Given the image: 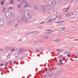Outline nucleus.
Returning a JSON list of instances; mask_svg holds the SVG:
<instances>
[{"instance_id": "f257e3e1", "label": "nucleus", "mask_w": 78, "mask_h": 78, "mask_svg": "<svg viewBox=\"0 0 78 78\" xmlns=\"http://www.w3.org/2000/svg\"><path fill=\"white\" fill-rule=\"evenodd\" d=\"M21 3H23V4H25L24 7V8H26L27 7H30L31 6V5L28 4V2L27 1H25V0H23L21 2Z\"/></svg>"}, {"instance_id": "f03ea898", "label": "nucleus", "mask_w": 78, "mask_h": 78, "mask_svg": "<svg viewBox=\"0 0 78 78\" xmlns=\"http://www.w3.org/2000/svg\"><path fill=\"white\" fill-rule=\"evenodd\" d=\"M5 14L6 17L8 19H11V13L9 12H6Z\"/></svg>"}, {"instance_id": "7ed1b4c3", "label": "nucleus", "mask_w": 78, "mask_h": 78, "mask_svg": "<svg viewBox=\"0 0 78 78\" xmlns=\"http://www.w3.org/2000/svg\"><path fill=\"white\" fill-rule=\"evenodd\" d=\"M16 50L17 52L21 54L24 51V49L21 48H17L16 49Z\"/></svg>"}, {"instance_id": "20e7f679", "label": "nucleus", "mask_w": 78, "mask_h": 78, "mask_svg": "<svg viewBox=\"0 0 78 78\" xmlns=\"http://www.w3.org/2000/svg\"><path fill=\"white\" fill-rule=\"evenodd\" d=\"M21 20H22V21H23L25 23H27L28 22V20L27 19H26L24 16H22L21 18Z\"/></svg>"}, {"instance_id": "39448f33", "label": "nucleus", "mask_w": 78, "mask_h": 78, "mask_svg": "<svg viewBox=\"0 0 78 78\" xmlns=\"http://www.w3.org/2000/svg\"><path fill=\"white\" fill-rule=\"evenodd\" d=\"M5 23V21L3 19L2 17H0V26L3 25Z\"/></svg>"}, {"instance_id": "423d86ee", "label": "nucleus", "mask_w": 78, "mask_h": 78, "mask_svg": "<svg viewBox=\"0 0 78 78\" xmlns=\"http://www.w3.org/2000/svg\"><path fill=\"white\" fill-rule=\"evenodd\" d=\"M48 36H50V34H46L42 36V37L44 39H48L47 37Z\"/></svg>"}, {"instance_id": "0eeeda50", "label": "nucleus", "mask_w": 78, "mask_h": 78, "mask_svg": "<svg viewBox=\"0 0 78 78\" xmlns=\"http://www.w3.org/2000/svg\"><path fill=\"white\" fill-rule=\"evenodd\" d=\"M48 77H51L53 75V73L52 72H49L46 74Z\"/></svg>"}, {"instance_id": "6e6552de", "label": "nucleus", "mask_w": 78, "mask_h": 78, "mask_svg": "<svg viewBox=\"0 0 78 78\" xmlns=\"http://www.w3.org/2000/svg\"><path fill=\"white\" fill-rule=\"evenodd\" d=\"M25 16L27 19H31L32 17V16L29 13L25 15Z\"/></svg>"}, {"instance_id": "1a4fd4ad", "label": "nucleus", "mask_w": 78, "mask_h": 78, "mask_svg": "<svg viewBox=\"0 0 78 78\" xmlns=\"http://www.w3.org/2000/svg\"><path fill=\"white\" fill-rule=\"evenodd\" d=\"M46 6L48 10H49L50 9H51L52 7H51V6L49 4H47Z\"/></svg>"}, {"instance_id": "9d476101", "label": "nucleus", "mask_w": 78, "mask_h": 78, "mask_svg": "<svg viewBox=\"0 0 78 78\" xmlns=\"http://www.w3.org/2000/svg\"><path fill=\"white\" fill-rule=\"evenodd\" d=\"M24 14L25 15L29 14V10L28 9L25 10L24 11Z\"/></svg>"}, {"instance_id": "9b49d317", "label": "nucleus", "mask_w": 78, "mask_h": 78, "mask_svg": "<svg viewBox=\"0 0 78 78\" xmlns=\"http://www.w3.org/2000/svg\"><path fill=\"white\" fill-rule=\"evenodd\" d=\"M69 8L70 7H69L67 9L66 8H65L62 10V11H63V12H66L67 11H68Z\"/></svg>"}, {"instance_id": "f8f14e48", "label": "nucleus", "mask_w": 78, "mask_h": 78, "mask_svg": "<svg viewBox=\"0 0 78 78\" xmlns=\"http://www.w3.org/2000/svg\"><path fill=\"white\" fill-rule=\"evenodd\" d=\"M8 23L10 25H12L13 23H14V22L13 21H9L8 22Z\"/></svg>"}, {"instance_id": "ddd939ff", "label": "nucleus", "mask_w": 78, "mask_h": 78, "mask_svg": "<svg viewBox=\"0 0 78 78\" xmlns=\"http://www.w3.org/2000/svg\"><path fill=\"white\" fill-rule=\"evenodd\" d=\"M58 72H59V73L61 75L62 73V72L63 71V70L61 69H59L58 70Z\"/></svg>"}, {"instance_id": "4468645a", "label": "nucleus", "mask_w": 78, "mask_h": 78, "mask_svg": "<svg viewBox=\"0 0 78 78\" xmlns=\"http://www.w3.org/2000/svg\"><path fill=\"white\" fill-rule=\"evenodd\" d=\"M70 16L71 18H74L75 16V14L74 13H72L71 15V14Z\"/></svg>"}, {"instance_id": "2eb2a0df", "label": "nucleus", "mask_w": 78, "mask_h": 78, "mask_svg": "<svg viewBox=\"0 0 78 78\" xmlns=\"http://www.w3.org/2000/svg\"><path fill=\"white\" fill-rule=\"evenodd\" d=\"M53 14L54 15H55V16H57L58 15V12H57V11H55L53 12Z\"/></svg>"}, {"instance_id": "dca6fc26", "label": "nucleus", "mask_w": 78, "mask_h": 78, "mask_svg": "<svg viewBox=\"0 0 78 78\" xmlns=\"http://www.w3.org/2000/svg\"><path fill=\"white\" fill-rule=\"evenodd\" d=\"M41 8L42 9H45L46 8L45 5H41Z\"/></svg>"}, {"instance_id": "f3484780", "label": "nucleus", "mask_w": 78, "mask_h": 78, "mask_svg": "<svg viewBox=\"0 0 78 78\" xmlns=\"http://www.w3.org/2000/svg\"><path fill=\"white\" fill-rule=\"evenodd\" d=\"M14 55H15V57H16V58H17V57H18V56H19V53H16Z\"/></svg>"}, {"instance_id": "a211bd4d", "label": "nucleus", "mask_w": 78, "mask_h": 78, "mask_svg": "<svg viewBox=\"0 0 78 78\" xmlns=\"http://www.w3.org/2000/svg\"><path fill=\"white\" fill-rule=\"evenodd\" d=\"M71 16V14L70 13H67L66 14V17H69Z\"/></svg>"}, {"instance_id": "6ab92c4d", "label": "nucleus", "mask_w": 78, "mask_h": 78, "mask_svg": "<svg viewBox=\"0 0 78 78\" xmlns=\"http://www.w3.org/2000/svg\"><path fill=\"white\" fill-rule=\"evenodd\" d=\"M51 4L52 5V6H55V5H56V3L53 2L51 3Z\"/></svg>"}, {"instance_id": "aec40b11", "label": "nucleus", "mask_w": 78, "mask_h": 78, "mask_svg": "<svg viewBox=\"0 0 78 78\" xmlns=\"http://www.w3.org/2000/svg\"><path fill=\"white\" fill-rule=\"evenodd\" d=\"M34 8L35 9H36L37 10L39 9V8L36 5H34Z\"/></svg>"}, {"instance_id": "412c9836", "label": "nucleus", "mask_w": 78, "mask_h": 78, "mask_svg": "<svg viewBox=\"0 0 78 78\" xmlns=\"http://www.w3.org/2000/svg\"><path fill=\"white\" fill-rule=\"evenodd\" d=\"M37 33L36 31H33L30 32V34H36Z\"/></svg>"}, {"instance_id": "4be33fe9", "label": "nucleus", "mask_w": 78, "mask_h": 78, "mask_svg": "<svg viewBox=\"0 0 78 78\" xmlns=\"http://www.w3.org/2000/svg\"><path fill=\"white\" fill-rule=\"evenodd\" d=\"M15 13L14 12H12V13H11V17H14V16H15Z\"/></svg>"}, {"instance_id": "5701e85b", "label": "nucleus", "mask_w": 78, "mask_h": 78, "mask_svg": "<svg viewBox=\"0 0 78 78\" xmlns=\"http://www.w3.org/2000/svg\"><path fill=\"white\" fill-rule=\"evenodd\" d=\"M55 74L56 75H57L58 76H59V75H60V73H59V71H57L55 73Z\"/></svg>"}, {"instance_id": "b1692460", "label": "nucleus", "mask_w": 78, "mask_h": 78, "mask_svg": "<svg viewBox=\"0 0 78 78\" xmlns=\"http://www.w3.org/2000/svg\"><path fill=\"white\" fill-rule=\"evenodd\" d=\"M5 10H6V7H3V9L2 11V12H5Z\"/></svg>"}, {"instance_id": "393cba45", "label": "nucleus", "mask_w": 78, "mask_h": 78, "mask_svg": "<svg viewBox=\"0 0 78 78\" xmlns=\"http://www.w3.org/2000/svg\"><path fill=\"white\" fill-rule=\"evenodd\" d=\"M45 31L46 32H50V31H51V30L50 29H47V30H46Z\"/></svg>"}, {"instance_id": "a878e982", "label": "nucleus", "mask_w": 78, "mask_h": 78, "mask_svg": "<svg viewBox=\"0 0 78 78\" xmlns=\"http://www.w3.org/2000/svg\"><path fill=\"white\" fill-rule=\"evenodd\" d=\"M15 50H16V49H15V48H13L11 50V52H13L14 51H15Z\"/></svg>"}, {"instance_id": "bb28decb", "label": "nucleus", "mask_w": 78, "mask_h": 78, "mask_svg": "<svg viewBox=\"0 0 78 78\" xmlns=\"http://www.w3.org/2000/svg\"><path fill=\"white\" fill-rule=\"evenodd\" d=\"M55 1L57 3H59L60 2V0H55Z\"/></svg>"}, {"instance_id": "cd10ccee", "label": "nucleus", "mask_w": 78, "mask_h": 78, "mask_svg": "<svg viewBox=\"0 0 78 78\" xmlns=\"http://www.w3.org/2000/svg\"><path fill=\"white\" fill-rule=\"evenodd\" d=\"M38 42H41V41H36L34 43V44H36L37 43H38Z\"/></svg>"}, {"instance_id": "c85d7f7f", "label": "nucleus", "mask_w": 78, "mask_h": 78, "mask_svg": "<svg viewBox=\"0 0 78 78\" xmlns=\"http://www.w3.org/2000/svg\"><path fill=\"white\" fill-rule=\"evenodd\" d=\"M11 55L9 54L7 56V58H11Z\"/></svg>"}, {"instance_id": "c756f323", "label": "nucleus", "mask_w": 78, "mask_h": 78, "mask_svg": "<svg viewBox=\"0 0 78 78\" xmlns=\"http://www.w3.org/2000/svg\"><path fill=\"white\" fill-rule=\"evenodd\" d=\"M54 41L55 42H56V43L58 42L59 39L55 40H54Z\"/></svg>"}, {"instance_id": "7c9ffc66", "label": "nucleus", "mask_w": 78, "mask_h": 78, "mask_svg": "<svg viewBox=\"0 0 78 78\" xmlns=\"http://www.w3.org/2000/svg\"><path fill=\"white\" fill-rule=\"evenodd\" d=\"M63 22H64V21L63 20L61 21H60L58 22H56V23H63Z\"/></svg>"}, {"instance_id": "2f4dec72", "label": "nucleus", "mask_w": 78, "mask_h": 78, "mask_svg": "<svg viewBox=\"0 0 78 78\" xmlns=\"http://www.w3.org/2000/svg\"><path fill=\"white\" fill-rule=\"evenodd\" d=\"M8 64H9L8 62L5 63V66H8Z\"/></svg>"}, {"instance_id": "473e14b6", "label": "nucleus", "mask_w": 78, "mask_h": 78, "mask_svg": "<svg viewBox=\"0 0 78 78\" xmlns=\"http://www.w3.org/2000/svg\"><path fill=\"white\" fill-rule=\"evenodd\" d=\"M61 29L62 30H64L65 29H66V28L65 27H62L61 28Z\"/></svg>"}, {"instance_id": "72a5a7b5", "label": "nucleus", "mask_w": 78, "mask_h": 78, "mask_svg": "<svg viewBox=\"0 0 78 78\" xmlns=\"http://www.w3.org/2000/svg\"><path fill=\"white\" fill-rule=\"evenodd\" d=\"M10 3L11 4H12L13 3H14V1H13V0H11Z\"/></svg>"}, {"instance_id": "f704fd0d", "label": "nucleus", "mask_w": 78, "mask_h": 78, "mask_svg": "<svg viewBox=\"0 0 78 78\" xmlns=\"http://www.w3.org/2000/svg\"><path fill=\"white\" fill-rule=\"evenodd\" d=\"M18 7L19 8H20V7H21V5L20 4H18Z\"/></svg>"}, {"instance_id": "c9c22d12", "label": "nucleus", "mask_w": 78, "mask_h": 78, "mask_svg": "<svg viewBox=\"0 0 78 78\" xmlns=\"http://www.w3.org/2000/svg\"><path fill=\"white\" fill-rule=\"evenodd\" d=\"M53 19H51L50 20L48 21L47 22H51V21H53Z\"/></svg>"}, {"instance_id": "e433bc0d", "label": "nucleus", "mask_w": 78, "mask_h": 78, "mask_svg": "<svg viewBox=\"0 0 78 78\" xmlns=\"http://www.w3.org/2000/svg\"><path fill=\"white\" fill-rule=\"evenodd\" d=\"M51 17H52V15H51L49 16L48 17V19H51Z\"/></svg>"}, {"instance_id": "4c0bfd02", "label": "nucleus", "mask_w": 78, "mask_h": 78, "mask_svg": "<svg viewBox=\"0 0 78 78\" xmlns=\"http://www.w3.org/2000/svg\"><path fill=\"white\" fill-rule=\"evenodd\" d=\"M7 9H8L9 10V9H12V7H11L10 6L9 7H8L7 8Z\"/></svg>"}, {"instance_id": "58836bf2", "label": "nucleus", "mask_w": 78, "mask_h": 78, "mask_svg": "<svg viewBox=\"0 0 78 78\" xmlns=\"http://www.w3.org/2000/svg\"><path fill=\"white\" fill-rule=\"evenodd\" d=\"M4 48H5V49H9L10 48L8 47H5Z\"/></svg>"}, {"instance_id": "ea45409f", "label": "nucleus", "mask_w": 78, "mask_h": 78, "mask_svg": "<svg viewBox=\"0 0 78 78\" xmlns=\"http://www.w3.org/2000/svg\"><path fill=\"white\" fill-rule=\"evenodd\" d=\"M73 55H76V56H78V53H73Z\"/></svg>"}, {"instance_id": "a19ab883", "label": "nucleus", "mask_w": 78, "mask_h": 78, "mask_svg": "<svg viewBox=\"0 0 78 78\" xmlns=\"http://www.w3.org/2000/svg\"><path fill=\"white\" fill-rule=\"evenodd\" d=\"M18 26H19V25L18 24H15V27H18Z\"/></svg>"}, {"instance_id": "79ce46f5", "label": "nucleus", "mask_w": 78, "mask_h": 78, "mask_svg": "<svg viewBox=\"0 0 78 78\" xmlns=\"http://www.w3.org/2000/svg\"><path fill=\"white\" fill-rule=\"evenodd\" d=\"M44 78H47V77H48L47 76V74H46V75H44Z\"/></svg>"}, {"instance_id": "37998d69", "label": "nucleus", "mask_w": 78, "mask_h": 78, "mask_svg": "<svg viewBox=\"0 0 78 78\" xmlns=\"http://www.w3.org/2000/svg\"><path fill=\"white\" fill-rule=\"evenodd\" d=\"M29 34H30V32L26 34V35H29Z\"/></svg>"}, {"instance_id": "c03bdc74", "label": "nucleus", "mask_w": 78, "mask_h": 78, "mask_svg": "<svg viewBox=\"0 0 78 78\" xmlns=\"http://www.w3.org/2000/svg\"><path fill=\"white\" fill-rule=\"evenodd\" d=\"M48 70H49V71H51V68L50 67V68L48 69Z\"/></svg>"}, {"instance_id": "a18cd8bd", "label": "nucleus", "mask_w": 78, "mask_h": 78, "mask_svg": "<svg viewBox=\"0 0 78 78\" xmlns=\"http://www.w3.org/2000/svg\"><path fill=\"white\" fill-rule=\"evenodd\" d=\"M64 51V49H60V51Z\"/></svg>"}, {"instance_id": "49530a36", "label": "nucleus", "mask_w": 78, "mask_h": 78, "mask_svg": "<svg viewBox=\"0 0 78 78\" xmlns=\"http://www.w3.org/2000/svg\"><path fill=\"white\" fill-rule=\"evenodd\" d=\"M75 11L76 12H78V9H76Z\"/></svg>"}, {"instance_id": "de8ad7c7", "label": "nucleus", "mask_w": 78, "mask_h": 78, "mask_svg": "<svg viewBox=\"0 0 78 78\" xmlns=\"http://www.w3.org/2000/svg\"><path fill=\"white\" fill-rule=\"evenodd\" d=\"M19 42H21L22 41V39H20L19 40Z\"/></svg>"}, {"instance_id": "09e8293b", "label": "nucleus", "mask_w": 78, "mask_h": 78, "mask_svg": "<svg viewBox=\"0 0 78 78\" xmlns=\"http://www.w3.org/2000/svg\"><path fill=\"white\" fill-rule=\"evenodd\" d=\"M58 17L60 18V19H61L62 18V17H61V16L60 15H58Z\"/></svg>"}, {"instance_id": "8fccbe9b", "label": "nucleus", "mask_w": 78, "mask_h": 78, "mask_svg": "<svg viewBox=\"0 0 78 78\" xmlns=\"http://www.w3.org/2000/svg\"><path fill=\"white\" fill-rule=\"evenodd\" d=\"M59 62H62V59L59 60Z\"/></svg>"}, {"instance_id": "3c124183", "label": "nucleus", "mask_w": 78, "mask_h": 78, "mask_svg": "<svg viewBox=\"0 0 78 78\" xmlns=\"http://www.w3.org/2000/svg\"><path fill=\"white\" fill-rule=\"evenodd\" d=\"M36 51H37V53H39V50H36Z\"/></svg>"}, {"instance_id": "603ef678", "label": "nucleus", "mask_w": 78, "mask_h": 78, "mask_svg": "<svg viewBox=\"0 0 78 78\" xmlns=\"http://www.w3.org/2000/svg\"><path fill=\"white\" fill-rule=\"evenodd\" d=\"M0 62H4V60H1L0 61Z\"/></svg>"}, {"instance_id": "864d4df0", "label": "nucleus", "mask_w": 78, "mask_h": 78, "mask_svg": "<svg viewBox=\"0 0 78 78\" xmlns=\"http://www.w3.org/2000/svg\"><path fill=\"white\" fill-rule=\"evenodd\" d=\"M1 2H5V1H6V0H1Z\"/></svg>"}, {"instance_id": "5fc2aeb1", "label": "nucleus", "mask_w": 78, "mask_h": 78, "mask_svg": "<svg viewBox=\"0 0 78 78\" xmlns=\"http://www.w3.org/2000/svg\"><path fill=\"white\" fill-rule=\"evenodd\" d=\"M40 24H42V23H44V22L43 21L40 23Z\"/></svg>"}, {"instance_id": "6e6d98bb", "label": "nucleus", "mask_w": 78, "mask_h": 78, "mask_svg": "<svg viewBox=\"0 0 78 78\" xmlns=\"http://www.w3.org/2000/svg\"><path fill=\"white\" fill-rule=\"evenodd\" d=\"M68 56L69 58V57H70V54H68Z\"/></svg>"}, {"instance_id": "4d7b16f0", "label": "nucleus", "mask_w": 78, "mask_h": 78, "mask_svg": "<svg viewBox=\"0 0 78 78\" xmlns=\"http://www.w3.org/2000/svg\"><path fill=\"white\" fill-rule=\"evenodd\" d=\"M60 56L61 58H63V55H60Z\"/></svg>"}, {"instance_id": "13d9d810", "label": "nucleus", "mask_w": 78, "mask_h": 78, "mask_svg": "<svg viewBox=\"0 0 78 78\" xmlns=\"http://www.w3.org/2000/svg\"><path fill=\"white\" fill-rule=\"evenodd\" d=\"M44 72H45V70H43L42 71V73H44Z\"/></svg>"}, {"instance_id": "bf43d9fd", "label": "nucleus", "mask_w": 78, "mask_h": 78, "mask_svg": "<svg viewBox=\"0 0 78 78\" xmlns=\"http://www.w3.org/2000/svg\"><path fill=\"white\" fill-rule=\"evenodd\" d=\"M7 67H5L4 68V69H6L7 68Z\"/></svg>"}, {"instance_id": "052dcab7", "label": "nucleus", "mask_w": 78, "mask_h": 78, "mask_svg": "<svg viewBox=\"0 0 78 78\" xmlns=\"http://www.w3.org/2000/svg\"><path fill=\"white\" fill-rule=\"evenodd\" d=\"M0 50L1 51H3V49L2 48L0 49Z\"/></svg>"}, {"instance_id": "680f3d73", "label": "nucleus", "mask_w": 78, "mask_h": 78, "mask_svg": "<svg viewBox=\"0 0 78 78\" xmlns=\"http://www.w3.org/2000/svg\"><path fill=\"white\" fill-rule=\"evenodd\" d=\"M17 62V61H14V62H13V64H14V63H15V62Z\"/></svg>"}, {"instance_id": "e2e57ef3", "label": "nucleus", "mask_w": 78, "mask_h": 78, "mask_svg": "<svg viewBox=\"0 0 78 78\" xmlns=\"http://www.w3.org/2000/svg\"><path fill=\"white\" fill-rule=\"evenodd\" d=\"M0 66H3V64H1Z\"/></svg>"}, {"instance_id": "0e129e2a", "label": "nucleus", "mask_w": 78, "mask_h": 78, "mask_svg": "<svg viewBox=\"0 0 78 78\" xmlns=\"http://www.w3.org/2000/svg\"><path fill=\"white\" fill-rule=\"evenodd\" d=\"M3 2H1V5H3Z\"/></svg>"}, {"instance_id": "69168bd1", "label": "nucleus", "mask_w": 78, "mask_h": 78, "mask_svg": "<svg viewBox=\"0 0 78 78\" xmlns=\"http://www.w3.org/2000/svg\"><path fill=\"white\" fill-rule=\"evenodd\" d=\"M57 50H58V51H60V49H57Z\"/></svg>"}, {"instance_id": "338daca9", "label": "nucleus", "mask_w": 78, "mask_h": 78, "mask_svg": "<svg viewBox=\"0 0 78 78\" xmlns=\"http://www.w3.org/2000/svg\"><path fill=\"white\" fill-rule=\"evenodd\" d=\"M14 20L15 21V22H16V21L17 20V19L14 20Z\"/></svg>"}, {"instance_id": "774afa93", "label": "nucleus", "mask_w": 78, "mask_h": 78, "mask_svg": "<svg viewBox=\"0 0 78 78\" xmlns=\"http://www.w3.org/2000/svg\"><path fill=\"white\" fill-rule=\"evenodd\" d=\"M11 62H12V61H9V63H11Z\"/></svg>"}]
</instances>
